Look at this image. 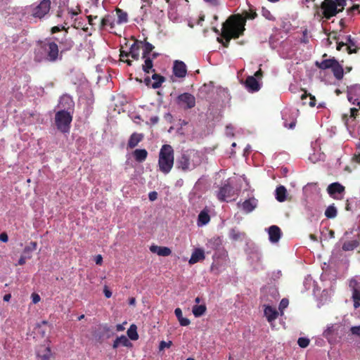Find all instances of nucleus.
Wrapping results in <instances>:
<instances>
[{
  "label": "nucleus",
  "instance_id": "nucleus-1",
  "mask_svg": "<svg viewBox=\"0 0 360 360\" xmlns=\"http://www.w3.org/2000/svg\"><path fill=\"white\" fill-rule=\"evenodd\" d=\"M245 20L240 16L231 15L222 25L221 37L217 41L228 48L231 39H238L243 34Z\"/></svg>",
  "mask_w": 360,
  "mask_h": 360
},
{
  "label": "nucleus",
  "instance_id": "nucleus-2",
  "mask_svg": "<svg viewBox=\"0 0 360 360\" xmlns=\"http://www.w3.org/2000/svg\"><path fill=\"white\" fill-rule=\"evenodd\" d=\"M202 162L200 153L195 150H188L181 153L176 160V168L184 172L193 170Z\"/></svg>",
  "mask_w": 360,
  "mask_h": 360
},
{
  "label": "nucleus",
  "instance_id": "nucleus-3",
  "mask_svg": "<svg viewBox=\"0 0 360 360\" xmlns=\"http://www.w3.org/2000/svg\"><path fill=\"white\" fill-rule=\"evenodd\" d=\"M174 162V153L173 148L168 144L163 145L159 153L158 167L161 172L167 174L170 172Z\"/></svg>",
  "mask_w": 360,
  "mask_h": 360
},
{
  "label": "nucleus",
  "instance_id": "nucleus-4",
  "mask_svg": "<svg viewBox=\"0 0 360 360\" xmlns=\"http://www.w3.org/2000/svg\"><path fill=\"white\" fill-rule=\"evenodd\" d=\"M44 52V60L49 63H55L62 60V55L59 51V47L56 41L46 39L41 45Z\"/></svg>",
  "mask_w": 360,
  "mask_h": 360
},
{
  "label": "nucleus",
  "instance_id": "nucleus-5",
  "mask_svg": "<svg viewBox=\"0 0 360 360\" xmlns=\"http://www.w3.org/2000/svg\"><path fill=\"white\" fill-rule=\"evenodd\" d=\"M72 116L65 110H59L55 115V124L57 129L62 133H69Z\"/></svg>",
  "mask_w": 360,
  "mask_h": 360
},
{
  "label": "nucleus",
  "instance_id": "nucleus-6",
  "mask_svg": "<svg viewBox=\"0 0 360 360\" xmlns=\"http://www.w3.org/2000/svg\"><path fill=\"white\" fill-rule=\"evenodd\" d=\"M338 7V4L333 0H324L321 5L323 17L328 20L344 10L342 9V7L340 8Z\"/></svg>",
  "mask_w": 360,
  "mask_h": 360
},
{
  "label": "nucleus",
  "instance_id": "nucleus-7",
  "mask_svg": "<svg viewBox=\"0 0 360 360\" xmlns=\"http://www.w3.org/2000/svg\"><path fill=\"white\" fill-rule=\"evenodd\" d=\"M51 0H41L38 5L32 8V15L39 19L47 15L51 9Z\"/></svg>",
  "mask_w": 360,
  "mask_h": 360
},
{
  "label": "nucleus",
  "instance_id": "nucleus-8",
  "mask_svg": "<svg viewBox=\"0 0 360 360\" xmlns=\"http://www.w3.org/2000/svg\"><path fill=\"white\" fill-rule=\"evenodd\" d=\"M177 103L184 109H191L195 105V98L190 93H184L178 96Z\"/></svg>",
  "mask_w": 360,
  "mask_h": 360
},
{
  "label": "nucleus",
  "instance_id": "nucleus-9",
  "mask_svg": "<svg viewBox=\"0 0 360 360\" xmlns=\"http://www.w3.org/2000/svg\"><path fill=\"white\" fill-rule=\"evenodd\" d=\"M54 41L59 44V51L62 56L64 53L70 51L75 45L73 40L67 34H65L60 39L55 37Z\"/></svg>",
  "mask_w": 360,
  "mask_h": 360
},
{
  "label": "nucleus",
  "instance_id": "nucleus-10",
  "mask_svg": "<svg viewBox=\"0 0 360 360\" xmlns=\"http://www.w3.org/2000/svg\"><path fill=\"white\" fill-rule=\"evenodd\" d=\"M153 73L151 79L150 77H145L144 83L146 86H150L153 89H158L165 81V77L155 72Z\"/></svg>",
  "mask_w": 360,
  "mask_h": 360
},
{
  "label": "nucleus",
  "instance_id": "nucleus-11",
  "mask_svg": "<svg viewBox=\"0 0 360 360\" xmlns=\"http://www.w3.org/2000/svg\"><path fill=\"white\" fill-rule=\"evenodd\" d=\"M238 208L241 209L244 213L249 214L252 212L257 207V200L255 198H250L243 202L237 203Z\"/></svg>",
  "mask_w": 360,
  "mask_h": 360
},
{
  "label": "nucleus",
  "instance_id": "nucleus-12",
  "mask_svg": "<svg viewBox=\"0 0 360 360\" xmlns=\"http://www.w3.org/2000/svg\"><path fill=\"white\" fill-rule=\"evenodd\" d=\"M173 74L179 78H184L187 74V68L186 64L181 60H176L174 63Z\"/></svg>",
  "mask_w": 360,
  "mask_h": 360
},
{
  "label": "nucleus",
  "instance_id": "nucleus-13",
  "mask_svg": "<svg viewBox=\"0 0 360 360\" xmlns=\"http://www.w3.org/2000/svg\"><path fill=\"white\" fill-rule=\"evenodd\" d=\"M233 194V188L229 184H225L219 188L217 193V198L219 200L224 202L226 200L227 198H229Z\"/></svg>",
  "mask_w": 360,
  "mask_h": 360
},
{
  "label": "nucleus",
  "instance_id": "nucleus-14",
  "mask_svg": "<svg viewBox=\"0 0 360 360\" xmlns=\"http://www.w3.org/2000/svg\"><path fill=\"white\" fill-rule=\"evenodd\" d=\"M245 85L250 92L258 91L261 88L260 84L254 76H248L245 79Z\"/></svg>",
  "mask_w": 360,
  "mask_h": 360
},
{
  "label": "nucleus",
  "instance_id": "nucleus-15",
  "mask_svg": "<svg viewBox=\"0 0 360 360\" xmlns=\"http://www.w3.org/2000/svg\"><path fill=\"white\" fill-rule=\"evenodd\" d=\"M113 29L115 27V17L112 15H105L98 24V28L100 30H104L106 27Z\"/></svg>",
  "mask_w": 360,
  "mask_h": 360
},
{
  "label": "nucleus",
  "instance_id": "nucleus-16",
  "mask_svg": "<svg viewBox=\"0 0 360 360\" xmlns=\"http://www.w3.org/2000/svg\"><path fill=\"white\" fill-rule=\"evenodd\" d=\"M142 44V41L136 39L135 41L131 45L129 54L132 59L135 60H138L139 59V51Z\"/></svg>",
  "mask_w": 360,
  "mask_h": 360
},
{
  "label": "nucleus",
  "instance_id": "nucleus-17",
  "mask_svg": "<svg viewBox=\"0 0 360 360\" xmlns=\"http://www.w3.org/2000/svg\"><path fill=\"white\" fill-rule=\"evenodd\" d=\"M345 191V186L340 184L338 182H335L330 184L327 188V192L330 195V196L333 198H337L335 195L336 193H342Z\"/></svg>",
  "mask_w": 360,
  "mask_h": 360
},
{
  "label": "nucleus",
  "instance_id": "nucleus-18",
  "mask_svg": "<svg viewBox=\"0 0 360 360\" xmlns=\"http://www.w3.org/2000/svg\"><path fill=\"white\" fill-rule=\"evenodd\" d=\"M269 240L272 243H277L281 236L280 228L276 225L271 226L269 228Z\"/></svg>",
  "mask_w": 360,
  "mask_h": 360
},
{
  "label": "nucleus",
  "instance_id": "nucleus-19",
  "mask_svg": "<svg viewBox=\"0 0 360 360\" xmlns=\"http://www.w3.org/2000/svg\"><path fill=\"white\" fill-rule=\"evenodd\" d=\"M205 259V252L204 250L200 248H195L193 252L191 257L188 261L190 264H194L198 262L202 261Z\"/></svg>",
  "mask_w": 360,
  "mask_h": 360
},
{
  "label": "nucleus",
  "instance_id": "nucleus-20",
  "mask_svg": "<svg viewBox=\"0 0 360 360\" xmlns=\"http://www.w3.org/2000/svg\"><path fill=\"white\" fill-rule=\"evenodd\" d=\"M37 356L41 360H50L52 353L50 347L40 346L37 351Z\"/></svg>",
  "mask_w": 360,
  "mask_h": 360
},
{
  "label": "nucleus",
  "instance_id": "nucleus-21",
  "mask_svg": "<svg viewBox=\"0 0 360 360\" xmlns=\"http://www.w3.org/2000/svg\"><path fill=\"white\" fill-rule=\"evenodd\" d=\"M264 314L268 322L269 323H271L272 321H275L278 315L276 309L269 305L265 306Z\"/></svg>",
  "mask_w": 360,
  "mask_h": 360
},
{
  "label": "nucleus",
  "instance_id": "nucleus-22",
  "mask_svg": "<svg viewBox=\"0 0 360 360\" xmlns=\"http://www.w3.org/2000/svg\"><path fill=\"white\" fill-rule=\"evenodd\" d=\"M143 134H139L136 132L133 133L128 141L127 146L129 148H135L139 143H140L143 139Z\"/></svg>",
  "mask_w": 360,
  "mask_h": 360
},
{
  "label": "nucleus",
  "instance_id": "nucleus-23",
  "mask_svg": "<svg viewBox=\"0 0 360 360\" xmlns=\"http://www.w3.org/2000/svg\"><path fill=\"white\" fill-rule=\"evenodd\" d=\"M150 250L153 253H157L160 256L167 257L171 255L172 250L167 247L158 245H151Z\"/></svg>",
  "mask_w": 360,
  "mask_h": 360
},
{
  "label": "nucleus",
  "instance_id": "nucleus-24",
  "mask_svg": "<svg viewBox=\"0 0 360 360\" xmlns=\"http://www.w3.org/2000/svg\"><path fill=\"white\" fill-rule=\"evenodd\" d=\"M336 60H337L335 58H333L323 60L321 62L316 61L315 65L321 70L331 69L333 64H335Z\"/></svg>",
  "mask_w": 360,
  "mask_h": 360
},
{
  "label": "nucleus",
  "instance_id": "nucleus-25",
  "mask_svg": "<svg viewBox=\"0 0 360 360\" xmlns=\"http://www.w3.org/2000/svg\"><path fill=\"white\" fill-rule=\"evenodd\" d=\"M143 58L144 59V64L142 65L143 72L146 74L155 72V70L153 68V58H151L150 56Z\"/></svg>",
  "mask_w": 360,
  "mask_h": 360
},
{
  "label": "nucleus",
  "instance_id": "nucleus-26",
  "mask_svg": "<svg viewBox=\"0 0 360 360\" xmlns=\"http://www.w3.org/2000/svg\"><path fill=\"white\" fill-rule=\"evenodd\" d=\"M331 70L333 73L334 77L340 80L343 78L344 76V70L342 66L336 60L335 64H333V66L331 68Z\"/></svg>",
  "mask_w": 360,
  "mask_h": 360
},
{
  "label": "nucleus",
  "instance_id": "nucleus-27",
  "mask_svg": "<svg viewBox=\"0 0 360 360\" xmlns=\"http://www.w3.org/2000/svg\"><path fill=\"white\" fill-rule=\"evenodd\" d=\"M136 161L143 162L148 156V152L146 149H136L133 153Z\"/></svg>",
  "mask_w": 360,
  "mask_h": 360
},
{
  "label": "nucleus",
  "instance_id": "nucleus-28",
  "mask_svg": "<svg viewBox=\"0 0 360 360\" xmlns=\"http://www.w3.org/2000/svg\"><path fill=\"white\" fill-rule=\"evenodd\" d=\"M340 327L341 326L338 323L331 324L324 330L323 335L326 338H328L333 335H337Z\"/></svg>",
  "mask_w": 360,
  "mask_h": 360
},
{
  "label": "nucleus",
  "instance_id": "nucleus-29",
  "mask_svg": "<svg viewBox=\"0 0 360 360\" xmlns=\"http://www.w3.org/2000/svg\"><path fill=\"white\" fill-rule=\"evenodd\" d=\"M287 190L285 186H279L276 189V199L278 202H284L286 200Z\"/></svg>",
  "mask_w": 360,
  "mask_h": 360
},
{
  "label": "nucleus",
  "instance_id": "nucleus-30",
  "mask_svg": "<svg viewBox=\"0 0 360 360\" xmlns=\"http://www.w3.org/2000/svg\"><path fill=\"white\" fill-rule=\"evenodd\" d=\"M37 243L35 241H32L30 243V244L23 250V255L27 257V259H31L32 257V253L34 250H37Z\"/></svg>",
  "mask_w": 360,
  "mask_h": 360
},
{
  "label": "nucleus",
  "instance_id": "nucleus-31",
  "mask_svg": "<svg viewBox=\"0 0 360 360\" xmlns=\"http://www.w3.org/2000/svg\"><path fill=\"white\" fill-rule=\"evenodd\" d=\"M174 314H175L176 316L177 317L178 321H179V323L181 326H186L190 324V320L187 318L183 317L182 311L180 308H176L174 310Z\"/></svg>",
  "mask_w": 360,
  "mask_h": 360
},
{
  "label": "nucleus",
  "instance_id": "nucleus-32",
  "mask_svg": "<svg viewBox=\"0 0 360 360\" xmlns=\"http://www.w3.org/2000/svg\"><path fill=\"white\" fill-rule=\"evenodd\" d=\"M359 245V242L356 240L346 241L342 245L344 251H351L356 248Z\"/></svg>",
  "mask_w": 360,
  "mask_h": 360
},
{
  "label": "nucleus",
  "instance_id": "nucleus-33",
  "mask_svg": "<svg viewBox=\"0 0 360 360\" xmlns=\"http://www.w3.org/2000/svg\"><path fill=\"white\" fill-rule=\"evenodd\" d=\"M142 41V45H143L142 58H146V56H150L155 47L152 44L147 41L146 39Z\"/></svg>",
  "mask_w": 360,
  "mask_h": 360
},
{
  "label": "nucleus",
  "instance_id": "nucleus-34",
  "mask_svg": "<svg viewBox=\"0 0 360 360\" xmlns=\"http://www.w3.org/2000/svg\"><path fill=\"white\" fill-rule=\"evenodd\" d=\"M346 46H347V50L349 53H356L357 52V49L355 45V42L353 39H352L351 36L346 37V42H345Z\"/></svg>",
  "mask_w": 360,
  "mask_h": 360
},
{
  "label": "nucleus",
  "instance_id": "nucleus-35",
  "mask_svg": "<svg viewBox=\"0 0 360 360\" xmlns=\"http://www.w3.org/2000/svg\"><path fill=\"white\" fill-rule=\"evenodd\" d=\"M206 306L205 304H196L193 307V314L195 317H200L203 315L206 311Z\"/></svg>",
  "mask_w": 360,
  "mask_h": 360
},
{
  "label": "nucleus",
  "instance_id": "nucleus-36",
  "mask_svg": "<svg viewBox=\"0 0 360 360\" xmlns=\"http://www.w3.org/2000/svg\"><path fill=\"white\" fill-rule=\"evenodd\" d=\"M210 217L208 213L205 211H201L198 214V224L205 225L210 221Z\"/></svg>",
  "mask_w": 360,
  "mask_h": 360
},
{
  "label": "nucleus",
  "instance_id": "nucleus-37",
  "mask_svg": "<svg viewBox=\"0 0 360 360\" xmlns=\"http://www.w3.org/2000/svg\"><path fill=\"white\" fill-rule=\"evenodd\" d=\"M229 236L232 240H242L245 237V233L244 232L239 231L236 229H232L230 231Z\"/></svg>",
  "mask_w": 360,
  "mask_h": 360
},
{
  "label": "nucleus",
  "instance_id": "nucleus-38",
  "mask_svg": "<svg viewBox=\"0 0 360 360\" xmlns=\"http://www.w3.org/2000/svg\"><path fill=\"white\" fill-rule=\"evenodd\" d=\"M115 11L117 15L118 24L124 23L128 21V16L126 12L123 11L122 9L119 8H117Z\"/></svg>",
  "mask_w": 360,
  "mask_h": 360
},
{
  "label": "nucleus",
  "instance_id": "nucleus-39",
  "mask_svg": "<svg viewBox=\"0 0 360 360\" xmlns=\"http://www.w3.org/2000/svg\"><path fill=\"white\" fill-rule=\"evenodd\" d=\"M127 335L131 340H136L139 339V335L137 333V327L134 324H131L129 328L127 330Z\"/></svg>",
  "mask_w": 360,
  "mask_h": 360
},
{
  "label": "nucleus",
  "instance_id": "nucleus-40",
  "mask_svg": "<svg viewBox=\"0 0 360 360\" xmlns=\"http://www.w3.org/2000/svg\"><path fill=\"white\" fill-rule=\"evenodd\" d=\"M325 215L328 219L335 218L337 216V209L334 205L328 206L326 211Z\"/></svg>",
  "mask_w": 360,
  "mask_h": 360
},
{
  "label": "nucleus",
  "instance_id": "nucleus-41",
  "mask_svg": "<svg viewBox=\"0 0 360 360\" xmlns=\"http://www.w3.org/2000/svg\"><path fill=\"white\" fill-rule=\"evenodd\" d=\"M352 299L354 302V308L358 309L360 307V294L356 290H352Z\"/></svg>",
  "mask_w": 360,
  "mask_h": 360
},
{
  "label": "nucleus",
  "instance_id": "nucleus-42",
  "mask_svg": "<svg viewBox=\"0 0 360 360\" xmlns=\"http://www.w3.org/2000/svg\"><path fill=\"white\" fill-rule=\"evenodd\" d=\"M309 97V105L311 107H314L316 105V98L314 96L311 95V94H307L306 91H304V93L301 96V99L304 101L307 97Z\"/></svg>",
  "mask_w": 360,
  "mask_h": 360
},
{
  "label": "nucleus",
  "instance_id": "nucleus-43",
  "mask_svg": "<svg viewBox=\"0 0 360 360\" xmlns=\"http://www.w3.org/2000/svg\"><path fill=\"white\" fill-rule=\"evenodd\" d=\"M118 341L120 345H122L126 347H131L132 343L129 340V339L124 335L118 337Z\"/></svg>",
  "mask_w": 360,
  "mask_h": 360
},
{
  "label": "nucleus",
  "instance_id": "nucleus-44",
  "mask_svg": "<svg viewBox=\"0 0 360 360\" xmlns=\"http://www.w3.org/2000/svg\"><path fill=\"white\" fill-rule=\"evenodd\" d=\"M129 56H130L129 54V51H125L123 50L120 51V60L126 63L128 65L131 66L132 65V61L129 59H126V60L124 59L125 58H128Z\"/></svg>",
  "mask_w": 360,
  "mask_h": 360
},
{
  "label": "nucleus",
  "instance_id": "nucleus-45",
  "mask_svg": "<svg viewBox=\"0 0 360 360\" xmlns=\"http://www.w3.org/2000/svg\"><path fill=\"white\" fill-rule=\"evenodd\" d=\"M68 13L70 15L71 18H73L74 16H76L81 13L80 6L77 5L75 8H68Z\"/></svg>",
  "mask_w": 360,
  "mask_h": 360
},
{
  "label": "nucleus",
  "instance_id": "nucleus-46",
  "mask_svg": "<svg viewBox=\"0 0 360 360\" xmlns=\"http://www.w3.org/2000/svg\"><path fill=\"white\" fill-rule=\"evenodd\" d=\"M309 340L307 338H300L297 344L300 347L306 348L309 345Z\"/></svg>",
  "mask_w": 360,
  "mask_h": 360
},
{
  "label": "nucleus",
  "instance_id": "nucleus-47",
  "mask_svg": "<svg viewBox=\"0 0 360 360\" xmlns=\"http://www.w3.org/2000/svg\"><path fill=\"white\" fill-rule=\"evenodd\" d=\"M172 341L165 342L162 340L160 342L159 349L161 351L163 350L165 348H169L172 346Z\"/></svg>",
  "mask_w": 360,
  "mask_h": 360
},
{
  "label": "nucleus",
  "instance_id": "nucleus-48",
  "mask_svg": "<svg viewBox=\"0 0 360 360\" xmlns=\"http://www.w3.org/2000/svg\"><path fill=\"white\" fill-rule=\"evenodd\" d=\"M347 99L352 105H358L360 103L358 98H354L350 93L347 94Z\"/></svg>",
  "mask_w": 360,
  "mask_h": 360
},
{
  "label": "nucleus",
  "instance_id": "nucleus-49",
  "mask_svg": "<svg viewBox=\"0 0 360 360\" xmlns=\"http://www.w3.org/2000/svg\"><path fill=\"white\" fill-rule=\"evenodd\" d=\"M68 28H66L65 26H54L51 28V34H55L56 32H58L61 30H65L66 32H68Z\"/></svg>",
  "mask_w": 360,
  "mask_h": 360
},
{
  "label": "nucleus",
  "instance_id": "nucleus-50",
  "mask_svg": "<svg viewBox=\"0 0 360 360\" xmlns=\"http://www.w3.org/2000/svg\"><path fill=\"white\" fill-rule=\"evenodd\" d=\"M349 287L352 288V290H356L360 294V285H357L356 280L352 279L350 281Z\"/></svg>",
  "mask_w": 360,
  "mask_h": 360
},
{
  "label": "nucleus",
  "instance_id": "nucleus-51",
  "mask_svg": "<svg viewBox=\"0 0 360 360\" xmlns=\"http://www.w3.org/2000/svg\"><path fill=\"white\" fill-rule=\"evenodd\" d=\"M86 18L90 25H91L92 27L96 25V23L94 22V20L98 19V15H87Z\"/></svg>",
  "mask_w": 360,
  "mask_h": 360
},
{
  "label": "nucleus",
  "instance_id": "nucleus-52",
  "mask_svg": "<svg viewBox=\"0 0 360 360\" xmlns=\"http://www.w3.org/2000/svg\"><path fill=\"white\" fill-rule=\"evenodd\" d=\"M350 330L353 335L360 337V326H352Z\"/></svg>",
  "mask_w": 360,
  "mask_h": 360
},
{
  "label": "nucleus",
  "instance_id": "nucleus-53",
  "mask_svg": "<svg viewBox=\"0 0 360 360\" xmlns=\"http://www.w3.org/2000/svg\"><path fill=\"white\" fill-rule=\"evenodd\" d=\"M257 16V14L255 11H250V12L245 13V18L248 19H255Z\"/></svg>",
  "mask_w": 360,
  "mask_h": 360
},
{
  "label": "nucleus",
  "instance_id": "nucleus-54",
  "mask_svg": "<svg viewBox=\"0 0 360 360\" xmlns=\"http://www.w3.org/2000/svg\"><path fill=\"white\" fill-rule=\"evenodd\" d=\"M359 112V110L356 108H350V117L353 119H355L357 116V113Z\"/></svg>",
  "mask_w": 360,
  "mask_h": 360
},
{
  "label": "nucleus",
  "instance_id": "nucleus-55",
  "mask_svg": "<svg viewBox=\"0 0 360 360\" xmlns=\"http://www.w3.org/2000/svg\"><path fill=\"white\" fill-rule=\"evenodd\" d=\"M148 198H149V200L150 201H154L157 199L158 198V193L156 191H152V192H150L149 194H148Z\"/></svg>",
  "mask_w": 360,
  "mask_h": 360
},
{
  "label": "nucleus",
  "instance_id": "nucleus-56",
  "mask_svg": "<svg viewBox=\"0 0 360 360\" xmlns=\"http://www.w3.org/2000/svg\"><path fill=\"white\" fill-rule=\"evenodd\" d=\"M32 302L37 304L40 301V296L37 293L32 294Z\"/></svg>",
  "mask_w": 360,
  "mask_h": 360
},
{
  "label": "nucleus",
  "instance_id": "nucleus-57",
  "mask_svg": "<svg viewBox=\"0 0 360 360\" xmlns=\"http://www.w3.org/2000/svg\"><path fill=\"white\" fill-rule=\"evenodd\" d=\"M0 240L6 243L8 240V237L6 233L4 232L0 234Z\"/></svg>",
  "mask_w": 360,
  "mask_h": 360
},
{
  "label": "nucleus",
  "instance_id": "nucleus-58",
  "mask_svg": "<svg viewBox=\"0 0 360 360\" xmlns=\"http://www.w3.org/2000/svg\"><path fill=\"white\" fill-rule=\"evenodd\" d=\"M335 2L338 4L339 7H342V9L345 8L346 6V0H333Z\"/></svg>",
  "mask_w": 360,
  "mask_h": 360
},
{
  "label": "nucleus",
  "instance_id": "nucleus-59",
  "mask_svg": "<svg viewBox=\"0 0 360 360\" xmlns=\"http://www.w3.org/2000/svg\"><path fill=\"white\" fill-rule=\"evenodd\" d=\"M296 124V121L292 120L289 124L287 122H284L285 127L288 129H293Z\"/></svg>",
  "mask_w": 360,
  "mask_h": 360
},
{
  "label": "nucleus",
  "instance_id": "nucleus-60",
  "mask_svg": "<svg viewBox=\"0 0 360 360\" xmlns=\"http://www.w3.org/2000/svg\"><path fill=\"white\" fill-rule=\"evenodd\" d=\"M103 292L107 298H110L112 296V292L106 286L104 288Z\"/></svg>",
  "mask_w": 360,
  "mask_h": 360
},
{
  "label": "nucleus",
  "instance_id": "nucleus-61",
  "mask_svg": "<svg viewBox=\"0 0 360 360\" xmlns=\"http://www.w3.org/2000/svg\"><path fill=\"white\" fill-rule=\"evenodd\" d=\"M27 259V257H26L25 255H22V256L20 257L19 260H18V265H23V264H25V262H26V259Z\"/></svg>",
  "mask_w": 360,
  "mask_h": 360
},
{
  "label": "nucleus",
  "instance_id": "nucleus-62",
  "mask_svg": "<svg viewBox=\"0 0 360 360\" xmlns=\"http://www.w3.org/2000/svg\"><path fill=\"white\" fill-rule=\"evenodd\" d=\"M95 262L96 264L101 265L103 262V257L101 255H98L96 257Z\"/></svg>",
  "mask_w": 360,
  "mask_h": 360
},
{
  "label": "nucleus",
  "instance_id": "nucleus-63",
  "mask_svg": "<svg viewBox=\"0 0 360 360\" xmlns=\"http://www.w3.org/2000/svg\"><path fill=\"white\" fill-rule=\"evenodd\" d=\"M126 323H127V322L125 321V322H124L122 324H117V325L116 326V330H117V331H119V332H120V331H123V330L125 329V328H124V324H126Z\"/></svg>",
  "mask_w": 360,
  "mask_h": 360
},
{
  "label": "nucleus",
  "instance_id": "nucleus-64",
  "mask_svg": "<svg viewBox=\"0 0 360 360\" xmlns=\"http://www.w3.org/2000/svg\"><path fill=\"white\" fill-rule=\"evenodd\" d=\"M263 76V72L261 69H259L255 73L254 77L257 78H261Z\"/></svg>",
  "mask_w": 360,
  "mask_h": 360
}]
</instances>
